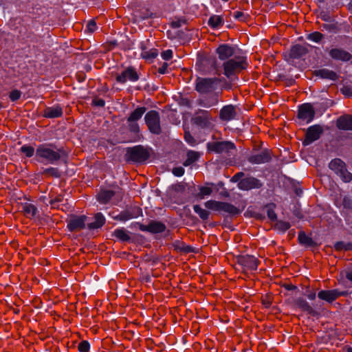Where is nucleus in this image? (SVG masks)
<instances>
[{
    "mask_svg": "<svg viewBox=\"0 0 352 352\" xmlns=\"http://www.w3.org/2000/svg\"><path fill=\"white\" fill-rule=\"evenodd\" d=\"M212 66L215 70V74L220 76L222 73L221 67L218 66L215 59L211 62ZM248 67L247 57L244 56H235L229 60L224 61L223 67V74L230 80L238 79V75Z\"/></svg>",
    "mask_w": 352,
    "mask_h": 352,
    "instance_id": "f257e3e1",
    "label": "nucleus"
},
{
    "mask_svg": "<svg viewBox=\"0 0 352 352\" xmlns=\"http://www.w3.org/2000/svg\"><path fill=\"white\" fill-rule=\"evenodd\" d=\"M67 157L63 147H58L52 143L39 144L36 149V160L45 164H56Z\"/></svg>",
    "mask_w": 352,
    "mask_h": 352,
    "instance_id": "f03ea898",
    "label": "nucleus"
},
{
    "mask_svg": "<svg viewBox=\"0 0 352 352\" xmlns=\"http://www.w3.org/2000/svg\"><path fill=\"white\" fill-rule=\"evenodd\" d=\"M150 155L148 148L142 145H137L126 148L125 160L127 162L143 164L149 159Z\"/></svg>",
    "mask_w": 352,
    "mask_h": 352,
    "instance_id": "7ed1b4c3",
    "label": "nucleus"
},
{
    "mask_svg": "<svg viewBox=\"0 0 352 352\" xmlns=\"http://www.w3.org/2000/svg\"><path fill=\"white\" fill-rule=\"evenodd\" d=\"M221 82V79L197 77L195 80V90L200 94H209L215 91Z\"/></svg>",
    "mask_w": 352,
    "mask_h": 352,
    "instance_id": "20e7f679",
    "label": "nucleus"
},
{
    "mask_svg": "<svg viewBox=\"0 0 352 352\" xmlns=\"http://www.w3.org/2000/svg\"><path fill=\"white\" fill-rule=\"evenodd\" d=\"M206 208L217 211L223 212L231 216H235L241 213V210L228 202L218 201L215 200H209L204 204Z\"/></svg>",
    "mask_w": 352,
    "mask_h": 352,
    "instance_id": "39448f33",
    "label": "nucleus"
},
{
    "mask_svg": "<svg viewBox=\"0 0 352 352\" xmlns=\"http://www.w3.org/2000/svg\"><path fill=\"white\" fill-rule=\"evenodd\" d=\"M329 168L344 182L348 183L352 180V173L348 171L346 163L342 160L339 158L332 160L329 164Z\"/></svg>",
    "mask_w": 352,
    "mask_h": 352,
    "instance_id": "423d86ee",
    "label": "nucleus"
},
{
    "mask_svg": "<svg viewBox=\"0 0 352 352\" xmlns=\"http://www.w3.org/2000/svg\"><path fill=\"white\" fill-rule=\"evenodd\" d=\"M144 120L151 133L155 135L162 133L160 113L157 111L151 110L147 112L144 116Z\"/></svg>",
    "mask_w": 352,
    "mask_h": 352,
    "instance_id": "0eeeda50",
    "label": "nucleus"
},
{
    "mask_svg": "<svg viewBox=\"0 0 352 352\" xmlns=\"http://www.w3.org/2000/svg\"><path fill=\"white\" fill-rule=\"evenodd\" d=\"M207 148L209 151L215 153H227L236 149L234 144L230 141L210 142L207 144Z\"/></svg>",
    "mask_w": 352,
    "mask_h": 352,
    "instance_id": "6e6552de",
    "label": "nucleus"
},
{
    "mask_svg": "<svg viewBox=\"0 0 352 352\" xmlns=\"http://www.w3.org/2000/svg\"><path fill=\"white\" fill-rule=\"evenodd\" d=\"M237 263L242 266L243 271L256 270L259 261L254 256L245 254L236 257Z\"/></svg>",
    "mask_w": 352,
    "mask_h": 352,
    "instance_id": "1a4fd4ad",
    "label": "nucleus"
},
{
    "mask_svg": "<svg viewBox=\"0 0 352 352\" xmlns=\"http://www.w3.org/2000/svg\"><path fill=\"white\" fill-rule=\"evenodd\" d=\"M323 128L319 124L309 126L306 131L305 137L302 141L303 146H308L318 140L323 133Z\"/></svg>",
    "mask_w": 352,
    "mask_h": 352,
    "instance_id": "9d476101",
    "label": "nucleus"
},
{
    "mask_svg": "<svg viewBox=\"0 0 352 352\" xmlns=\"http://www.w3.org/2000/svg\"><path fill=\"white\" fill-rule=\"evenodd\" d=\"M212 118L209 111L199 109L195 114L192 120L194 124L201 127L208 128L211 125Z\"/></svg>",
    "mask_w": 352,
    "mask_h": 352,
    "instance_id": "9b49d317",
    "label": "nucleus"
},
{
    "mask_svg": "<svg viewBox=\"0 0 352 352\" xmlns=\"http://www.w3.org/2000/svg\"><path fill=\"white\" fill-rule=\"evenodd\" d=\"M139 75L135 69L133 67H128L120 74H118L116 80L119 83H125L128 80L131 82H135L139 80Z\"/></svg>",
    "mask_w": 352,
    "mask_h": 352,
    "instance_id": "f8f14e48",
    "label": "nucleus"
},
{
    "mask_svg": "<svg viewBox=\"0 0 352 352\" xmlns=\"http://www.w3.org/2000/svg\"><path fill=\"white\" fill-rule=\"evenodd\" d=\"M139 229L143 232H148L152 234L162 233L165 231L166 227L164 223L151 220L148 225H144L140 223H136Z\"/></svg>",
    "mask_w": 352,
    "mask_h": 352,
    "instance_id": "ddd939ff",
    "label": "nucleus"
},
{
    "mask_svg": "<svg viewBox=\"0 0 352 352\" xmlns=\"http://www.w3.org/2000/svg\"><path fill=\"white\" fill-rule=\"evenodd\" d=\"M315 114V110L310 103H305L299 107L298 118L307 123H309L314 120Z\"/></svg>",
    "mask_w": 352,
    "mask_h": 352,
    "instance_id": "4468645a",
    "label": "nucleus"
},
{
    "mask_svg": "<svg viewBox=\"0 0 352 352\" xmlns=\"http://www.w3.org/2000/svg\"><path fill=\"white\" fill-rule=\"evenodd\" d=\"M237 186L240 190H250L252 189L261 188L263 186V183L257 178L250 176L239 181L237 184Z\"/></svg>",
    "mask_w": 352,
    "mask_h": 352,
    "instance_id": "2eb2a0df",
    "label": "nucleus"
},
{
    "mask_svg": "<svg viewBox=\"0 0 352 352\" xmlns=\"http://www.w3.org/2000/svg\"><path fill=\"white\" fill-rule=\"evenodd\" d=\"M271 159V153L267 149H263L259 153H252L247 158L248 161L253 164L266 163L270 162Z\"/></svg>",
    "mask_w": 352,
    "mask_h": 352,
    "instance_id": "dca6fc26",
    "label": "nucleus"
},
{
    "mask_svg": "<svg viewBox=\"0 0 352 352\" xmlns=\"http://www.w3.org/2000/svg\"><path fill=\"white\" fill-rule=\"evenodd\" d=\"M87 217L85 215L72 216L67 220V228L70 232H78L85 228V220Z\"/></svg>",
    "mask_w": 352,
    "mask_h": 352,
    "instance_id": "f3484780",
    "label": "nucleus"
},
{
    "mask_svg": "<svg viewBox=\"0 0 352 352\" xmlns=\"http://www.w3.org/2000/svg\"><path fill=\"white\" fill-rule=\"evenodd\" d=\"M329 54L332 59L343 62L349 61L352 58V55L342 48H332L329 51Z\"/></svg>",
    "mask_w": 352,
    "mask_h": 352,
    "instance_id": "a211bd4d",
    "label": "nucleus"
},
{
    "mask_svg": "<svg viewBox=\"0 0 352 352\" xmlns=\"http://www.w3.org/2000/svg\"><path fill=\"white\" fill-rule=\"evenodd\" d=\"M345 294L343 292H340L338 289H331V290H321L318 294V297L323 300L328 302H332L336 300L340 296Z\"/></svg>",
    "mask_w": 352,
    "mask_h": 352,
    "instance_id": "6ab92c4d",
    "label": "nucleus"
},
{
    "mask_svg": "<svg viewBox=\"0 0 352 352\" xmlns=\"http://www.w3.org/2000/svg\"><path fill=\"white\" fill-rule=\"evenodd\" d=\"M142 214V209L140 208H133L129 210L122 211L119 214L114 217V219L126 221L129 219L136 218Z\"/></svg>",
    "mask_w": 352,
    "mask_h": 352,
    "instance_id": "aec40b11",
    "label": "nucleus"
},
{
    "mask_svg": "<svg viewBox=\"0 0 352 352\" xmlns=\"http://www.w3.org/2000/svg\"><path fill=\"white\" fill-rule=\"evenodd\" d=\"M216 53L220 60L226 61L234 55V49L228 44H222L217 48Z\"/></svg>",
    "mask_w": 352,
    "mask_h": 352,
    "instance_id": "412c9836",
    "label": "nucleus"
},
{
    "mask_svg": "<svg viewBox=\"0 0 352 352\" xmlns=\"http://www.w3.org/2000/svg\"><path fill=\"white\" fill-rule=\"evenodd\" d=\"M236 116V107L232 104L224 106L219 112V118L222 121L228 122L235 119Z\"/></svg>",
    "mask_w": 352,
    "mask_h": 352,
    "instance_id": "4be33fe9",
    "label": "nucleus"
},
{
    "mask_svg": "<svg viewBox=\"0 0 352 352\" xmlns=\"http://www.w3.org/2000/svg\"><path fill=\"white\" fill-rule=\"evenodd\" d=\"M336 126L344 131H352V116L346 114L339 117L336 120Z\"/></svg>",
    "mask_w": 352,
    "mask_h": 352,
    "instance_id": "5701e85b",
    "label": "nucleus"
},
{
    "mask_svg": "<svg viewBox=\"0 0 352 352\" xmlns=\"http://www.w3.org/2000/svg\"><path fill=\"white\" fill-rule=\"evenodd\" d=\"M295 305L302 311L307 312L311 316H318L319 314L303 298H298L294 301Z\"/></svg>",
    "mask_w": 352,
    "mask_h": 352,
    "instance_id": "b1692460",
    "label": "nucleus"
},
{
    "mask_svg": "<svg viewBox=\"0 0 352 352\" xmlns=\"http://www.w3.org/2000/svg\"><path fill=\"white\" fill-rule=\"evenodd\" d=\"M314 75L322 79H329L336 81L338 79V75L334 71L329 69H320L314 71Z\"/></svg>",
    "mask_w": 352,
    "mask_h": 352,
    "instance_id": "393cba45",
    "label": "nucleus"
},
{
    "mask_svg": "<svg viewBox=\"0 0 352 352\" xmlns=\"http://www.w3.org/2000/svg\"><path fill=\"white\" fill-rule=\"evenodd\" d=\"M62 116L63 109L59 105L47 107L43 111V116L47 118H56Z\"/></svg>",
    "mask_w": 352,
    "mask_h": 352,
    "instance_id": "a878e982",
    "label": "nucleus"
},
{
    "mask_svg": "<svg viewBox=\"0 0 352 352\" xmlns=\"http://www.w3.org/2000/svg\"><path fill=\"white\" fill-rule=\"evenodd\" d=\"M308 50L306 47L300 44L293 45L289 52V56L293 59H297L307 54Z\"/></svg>",
    "mask_w": 352,
    "mask_h": 352,
    "instance_id": "bb28decb",
    "label": "nucleus"
},
{
    "mask_svg": "<svg viewBox=\"0 0 352 352\" xmlns=\"http://www.w3.org/2000/svg\"><path fill=\"white\" fill-rule=\"evenodd\" d=\"M116 194V192L111 190H102L97 195V199L100 204H107Z\"/></svg>",
    "mask_w": 352,
    "mask_h": 352,
    "instance_id": "cd10ccee",
    "label": "nucleus"
},
{
    "mask_svg": "<svg viewBox=\"0 0 352 352\" xmlns=\"http://www.w3.org/2000/svg\"><path fill=\"white\" fill-rule=\"evenodd\" d=\"M298 240L300 245L306 247H314L316 245V243L303 231H300L298 233Z\"/></svg>",
    "mask_w": 352,
    "mask_h": 352,
    "instance_id": "c85d7f7f",
    "label": "nucleus"
},
{
    "mask_svg": "<svg viewBox=\"0 0 352 352\" xmlns=\"http://www.w3.org/2000/svg\"><path fill=\"white\" fill-rule=\"evenodd\" d=\"M146 111V107H140L136 108L127 118V122H137L142 117Z\"/></svg>",
    "mask_w": 352,
    "mask_h": 352,
    "instance_id": "c756f323",
    "label": "nucleus"
},
{
    "mask_svg": "<svg viewBox=\"0 0 352 352\" xmlns=\"http://www.w3.org/2000/svg\"><path fill=\"white\" fill-rule=\"evenodd\" d=\"M95 221L88 223L87 228L89 230L97 229L101 228L105 223V219L102 213L98 212L94 217Z\"/></svg>",
    "mask_w": 352,
    "mask_h": 352,
    "instance_id": "7c9ffc66",
    "label": "nucleus"
},
{
    "mask_svg": "<svg viewBox=\"0 0 352 352\" xmlns=\"http://www.w3.org/2000/svg\"><path fill=\"white\" fill-rule=\"evenodd\" d=\"M22 209L24 214L28 218H32L36 214L38 210L37 208L30 203H25L22 204Z\"/></svg>",
    "mask_w": 352,
    "mask_h": 352,
    "instance_id": "2f4dec72",
    "label": "nucleus"
},
{
    "mask_svg": "<svg viewBox=\"0 0 352 352\" xmlns=\"http://www.w3.org/2000/svg\"><path fill=\"white\" fill-rule=\"evenodd\" d=\"M129 232L124 228H118L114 230L113 236L122 242H127L131 240Z\"/></svg>",
    "mask_w": 352,
    "mask_h": 352,
    "instance_id": "473e14b6",
    "label": "nucleus"
},
{
    "mask_svg": "<svg viewBox=\"0 0 352 352\" xmlns=\"http://www.w3.org/2000/svg\"><path fill=\"white\" fill-rule=\"evenodd\" d=\"M187 159L184 162V165L185 166H188L195 162L198 160V159L200 157V154L199 152L194 151H189L187 153Z\"/></svg>",
    "mask_w": 352,
    "mask_h": 352,
    "instance_id": "72a5a7b5",
    "label": "nucleus"
},
{
    "mask_svg": "<svg viewBox=\"0 0 352 352\" xmlns=\"http://www.w3.org/2000/svg\"><path fill=\"white\" fill-rule=\"evenodd\" d=\"M223 20L221 16L212 15L210 17L208 24L212 28H217L221 26Z\"/></svg>",
    "mask_w": 352,
    "mask_h": 352,
    "instance_id": "f704fd0d",
    "label": "nucleus"
},
{
    "mask_svg": "<svg viewBox=\"0 0 352 352\" xmlns=\"http://www.w3.org/2000/svg\"><path fill=\"white\" fill-rule=\"evenodd\" d=\"M41 175L50 176L54 178H59L60 177V173L57 168L50 167L45 168L42 172Z\"/></svg>",
    "mask_w": 352,
    "mask_h": 352,
    "instance_id": "c9c22d12",
    "label": "nucleus"
},
{
    "mask_svg": "<svg viewBox=\"0 0 352 352\" xmlns=\"http://www.w3.org/2000/svg\"><path fill=\"white\" fill-rule=\"evenodd\" d=\"M193 210L201 219L207 220L209 218L210 212L203 209L199 205H195Z\"/></svg>",
    "mask_w": 352,
    "mask_h": 352,
    "instance_id": "e433bc0d",
    "label": "nucleus"
},
{
    "mask_svg": "<svg viewBox=\"0 0 352 352\" xmlns=\"http://www.w3.org/2000/svg\"><path fill=\"white\" fill-rule=\"evenodd\" d=\"M199 192L195 195L197 199H203L205 196L210 195L212 192V189L208 186H199Z\"/></svg>",
    "mask_w": 352,
    "mask_h": 352,
    "instance_id": "4c0bfd02",
    "label": "nucleus"
},
{
    "mask_svg": "<svg viewBox=\"0 0 352 352\" xmlns=\"http://www.w3.org/2000/svg\"><path fill=\"white\" fill-rule=\"evenodd\" d=\"M334 248L336 251H350L352 250V243L350 242L344 243L343 241H338L335 243Z\"/></svg>",
    "mask_w": 352,
    "mask_h": 352,
    "instance_id": "58836bf2",
    "label": "nucleus"
},
{
    "mask_svg": "<svg viewBox=\"0 0 352 352\" xmlns=\"http://www.w3.org/2000/svg\"><path fill=\"white\" fill-rule=\"evenodd\" d=\"M20 151L22 153H23L27 157H31L34 155V153H36V151L34 148L32 146L25 144L22 146L20 148Z\"/></svg>",
    "mask_w": 352,
    "mask_h": 352,
    "instance_id": "ea45409f",
    "label": "nucleus"
},
{
    "mask_svg": "<svg viewBox=\"0 0 352 352\" xmlns=\"http://www.w3.org/2000/svg\"><path fill=\"white\" fill-rule=\"evenodd\" d=\"M291 225L289 222L283 221H278L275 224V228L281 232L287 231Z\"/></svg>",
    "mask_w": 352,
    "mask_h": 352,
    "instance_id": "a19ab883",
    "label": "nucleus"
},
{
    "mask_svg": "<svg viewBox=\"0 0 352 352\" xmlns=\"http://www.w3.org/2000/svg\"><path fill=\"white\" fill-rule=\"evenodd\" d=\"M158 52L156 49H151L142 53V58L145 59H153L157 57Z\"/></svg>",
    "mask_w": 352,
    "mask_h": 352,
    "instance_id": "79ce46f5",
    "label": "nucleus"
},
{
    "mask_svg": "<svg viewBox=\"0 0 352 352\" xmlns=\"http://www.w3.org/2000/svg\"><path fill=\"white\" fill-rule=\"evenodd\" d=\"M324 37V35L319 32H314L308 34L307 39L313 41L314 42H320Z\"/></svg>",
    "mask_w": 352,
    "mask_h": 352,
    "instance_id": "37998d69",
    "label": "nucleus"
},
{
    "mask_svg": "<svg viewBox=\"0 0 352 352\" xmlns=\"http://www.w3.org/2000/svg\"><path fill=\"white\" fill-rule=\"evenodd\" d=\"M22 92L18 89H14L9 94V98L11 101L15 102L20 99Z\"/></svg>",
    "mask_w": 352,
    "mask_h": 352,
    "instance_id": "c03bdc74",
    "label": "nucleus"
},
{
    "mask_svg": "<svg viewBox=\"0 0 352 352\" xmlns=\"http://www.w3.org/2000/svg\"><path fill=\"white\" fill-rule=\"evenodd\" d=\"M89 349L90 344L87 340H83L78 344V349L80 352H88Z\"/></svg>",
    "mask_w": 352,
    "mask_h": 352,
    "instance_id": "a18cd8bd",
    "label": "nucleus"
},
{
    "mask_svg": "<svg viewBox=\"0 0 352 352\" xmlns=\"http://www.w3.org/2000/svg\"><path fill=\"white\" fill-rule=\"evenodd\" d=\"M129 125V130L130 132L133 133H138L140 132V126L138 122H127Z\"/></svg>",
    "mask_w": 352,
    "mask_h": 352,
    "instance_id": "49530a36",
    "label": "nucleus"
},
{
    "mask_svg": "<svg viewBox=\"0 0 352 352\" xmlns=\"http://www.w3.org/2000/svg\"><path fill=\"white\" fill-rule=\"evenodd\" d=\"M184 139L190 145H195L197 144L196 140L193 138L189 131L184 132Z\"/></svg>",
    "mask_w": 352,
    "mask_h": 352,
    "instance_id": "de8ad7c7",
    "label": "nucleus"
},
{
    "mask_svg": "<svg viewBox=\"0 0 352 352\" xmlns=\"http://www.w3.org/2000/svg\"><path fill=\"white\" fill-rule=\"evenodd\" d=\"M234 17L236 19H239L241 21H245L246 19L249 17L248 14H245L243 12L236 11L234 13Z\"/></svg>",
    "mask_w": 352,
    "mask_h": 352,
    "instance_id": "09e8293b",
    "label": "nucleus"
},
{
    "mask_svg": "<svg viewBox=\"0 0 352 352\" xmlns=\"http://www.w3.org/2000/svg\"><path fill=\"white\" fill-rule=\"evenodd\" d=\"M267 214L268 218L272 221H276L277 219V216L274 209L267 206Z\"/></svg>",
    "mask_w": 352,
    "mask_h": 352,
    "instance_id": "8fccbe9b",
    "label": "nucleus"
},
{
    "mask_svg": "<svg viewBox=\"0 0 352 352\" xmlns=\"http://www.w3.org/2000/svg\"><path fill=\"white\" fill-rule=\"evenodd\" d=\"M245 173L243 172H239L236 173L230 179L232 182L239 183L242 179L245 178Z\"/></svg>",
    "mask_w": 352,
    "mask_h": 352,
    "instance_id": "3c124183",
    "label": "nucleus"
},
{
    "mask_svg": "<svg viewBox=\"0 0 352 352\" xmlns=\"http://www.w3.org/2000/svg\"><path fill=\"white\" fill-rule=\"evenodd\" d=\"M172 173L174 175L177 177L182 176L184 173V168L179 166V167H175L173 168Z\"/></svg>",
    "mask_w": 352,
    "mask_h": 352,
    "instance_id": "603ef678",
    "label": "nucleus"
},
{
    "mask_svg": "<svg viewBox=\"0 0 352 352\" xmlns=\"http://www.w3.org/2000/svg\"><path fill=\"white\" fill-rule=\"evenodd\" d=\"M162 57L164 60H168L173 57V51L167 50L162 52Z\"/></svg>",
    "mask_w": 352,
    "mask_h": 352,
    "instance_id": "864d4df0",
    "label": "nucleus"
},
{
    "mask_svg": "<svg viewBox=\"0 0 352 352\" xmlns=\"http://www.w3.org/2000/svg\"><path fill=\"white\" fill-rule=\"evenodd\" d=\"M87 28L89 32H94L96 28V23L94 20H91L87 25Z\"/></svg>",
    "mask_w": 352,
    "mask_h": 352,
    "instance_id": "5fc2aeb1",
    "label": "nucleus"
},
{
    "mask_svg": "<svg viewBox=\"0 0 352 352\" xmlns=\"http://www.w3.org/2000/svg\"><path fill=\"white\" fill-rule=\"evenodd\" d=\"M92 104L96 107H102L105 104V102L103 99L100 98H94L92 101Z\"/></svg>",
    "mask_w": 352,
    "mask_h": 352,
    "instance_id": "6e6d98bb",
    "label": "nucleus"
},
{
    "mask_svg": "<svg viewBox=\"0 0 352 352\" xmlns=\"http://www.w3.org/2000/svg\"><path fill=\"white\" fill-rule=\"evenodd\" d=\"M63 200V195H57L54 199H52L50 201V204L52 205V206H55V204L56 203H58V202H60Z\"/></svg>",
    "mask_w": 352,
    "mask_h": 352,
    "instance_id": "4d7b16f0",
    "label": "nucleus"
},
{
    "mask_svg": "<svg viewBox=\"0 0 352 352\" xmlns=\"http://www.w3.org/2000/svg\"><path fill=\"white\" fill-rule=\"evenodd\" d=\"M168 63H164L163 65L158 69V72L161 74H164L167 72Z\"/></svg>",
    "mask_w": 352,
    "mask_h": 352,
    "instance_id": "13d9d810",
    "label": "nucleus"
},
{
    "mask_svg": "<svg viewBox=\"0 0 352 352\" xmlns=\"http://www.w3.org/2000/svg\"><path fill=\"white\" fill-rule=\"evenodd\" d=\"M342 93L348 96H352V88L349 87H345L342 89Z\"/></svg>",
    "mask_w": 352,
    "mask_h": 352,
    "instance_id": "bf43d9fd",
    "label": "nucleus"
},
{
    "mask_svg": "<svg viewBox=\"0 0 352 352\" xmlns=\"http://www.w3.org/2000/svg\"><path fill=\"white\" fill-rule=\"evenodd\" d=\"M180 250L185 253H190L193 252V248L189 245H184L182 248H181Z\"/></svg>",
    "mask_w": 352,
    "mask_h": 352,
    "instance_id": "052dcab7",
    "label": "nucleus"
},
{
    "mask_svg": "<svg viewBox=\"0 0 352 352\" xmlns=\"http://www.w3.org/2000/svg\"><path fill=\"white\" fill-rule=\"evenodd\" d=\"M262 303L263 305H265V307L268 308L270 307L272 302L268 299L267 297H265V298L262 299Z\"/></svg>",
    "mask_w": 352,
    "mask_h": 352,
    "instance_id": "680f3d73",
    "label": "nucleus"
},
{
    "mask_svg": "<svg viewBox=\"0 0 352 352\" xmlns=\"http://www.w3.org/2000/svg\"><path fill=\"white\" fill-rule=\"evenodd\" d=\"M184 188L185 186L182 183L177 184L174 186V189L177 191H182L184 190Z\"/></svg>",
    "mask_w": 352,
    "mask_h": 352,
    "instance_id": "e2e57ef3",
    "label": "nucleus"
},
{
    "mask_svg": "<svg viewBox=\"0 0 352 352\" xmlns=\"http://www.w3.org/2000/svg\"><path fill=\"white\" fill-rule=\"evenodd\" d=\"M182 25V21H173L171 23V27L173 28H179Z\"/></svg>",
    "mask_w": 352,
    "mask_h": 352,
    "instance_id": "0e129e2a",
    "label": "nucleus"
},
{
    "mask_svg": "<svg viewBox=\"0 0 352 352\" xmlns=\"http://www.w3.org/2000/svg\"><path fill=\"white\" fill-rule=\"evenodd\" d=\"M346 278L352 282V271L346 272Z\"/></svg>",
    "mask_w": 352,
    "mask_h": 352,
    "instance_id": "69168bd1",
    "label": "nucleus"
},
{
    "mask_svg": "<svg viewBox=\"0 0 352 352\" xmlns=\"http://www.w3.org/2000/svg\"><path fill=\"white\" fill-rule=\"evenodd\" d=\"M307 298L309 299V300H314L316 298V293H311L307 295Z\"/></svg>",
    "mask_w": 352,
    "mask_h": 352,
    "instance_id": "338daca9",
    "label": "nucleus"
},
{
    "mask_svg": "<svg viewBox=\"0 0 352 352\" xmlns=\"http://www.w3.org/2000/svg\"><path fill=\"white\" fill-rule=\"evenodd\" d=\"M285 288L287 290H293V289H295L296 288V287L295 285H287L285 286Z\"/></svg>",
    "mask_w": 352,
    "mask_h": 352,
    "instance_id": "774afa93",
    "label": "nucleus"
}]
</instances>
